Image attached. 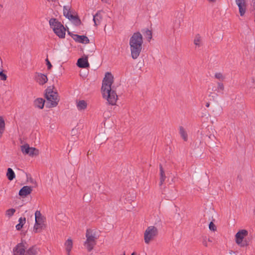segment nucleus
Returning <instances> with one entry per match:
<instances>
[{"label": "nucleus", "instance_id": "obj_14", "mask_svg": "<svg viewBox=\"0 0 255 255\" xmlns=\"http://www.w3.org/2000/svg\"><path fill=\"white\" fill-rule=\"evenodd\" d=\"M45 218L42 216L39 211H36L35 213V223L38 224L44 225Z\"/></svg>", "mask_w": 255, "mask_h": 255}, {"label": "nucleus", "instance_id": "obj_18", "mask_svg": "<svg viewBox=\"0 0 255 255\" xmlns=\"http://www.w3.org/2000/svg\"><path fill=\"white\" fill-rule=\"evenodd\" d=\"M76 106L79 111H82L87 108V103L84 100H80L79 101H77Z\"/></svg>", "mask_w": 255, "mask_h": 255}, {"label": "nucleus", "instance_id": "obj_25", "mask_svg": "<svg viewBox=\"0 0 255 255\" xmlns=\"http://www.w3.org/2000/svg\"><path fill=\"white\" fill-rule=\"evenodd\" d=\"M5 129V122L3 118L0 116V138L1 137Z\"/></svg>", "mask_w": 255, "mask_h": 255}, {"label": "nucleus", "instance_id": "obj_4", "mask_svg": "<svg viewBox=\"0 0 255 255\" xmlns=\"http://www.w3.org/2000/svg\"><path fill=\"white\" fill-rule=\"evenodd\" d=\"M45 98L50 107H55L58 105L59 99L58 94L52 90L51 87L48 88L46 90Z\"/></svg>", "mask_w": 255, "mask_h": 255}, {"label": "nucleus", "instance_id": "obj_32", "mask_svg": "<svg viewBox=\"0 0 255 255\" xmlns=\"http://www.w3.org/2000/svg\"><path fill=\"white\" fill-rule=\"evenodd\" d=\"M15 211V209L13 208L9 209L6 211L5 216L8 218H10L13 215Z\"/></svg>", "mask_w": 255, "mask_h": 255}, {"label": "nucleus", "instance_id": "obj_40", "mask_svg": "<svg viewBox=\"0 0 255 255\" xmlns=\"http://www.w3.org/2000/svg\"><path fill=\"white\" fill-rule=\"evenodd\" d=\"M203 244L205 246H207L206 242H203Z\"/></svg>", "mask_w": 255, "mask_h": 255}, {"label": "nucleus", "instance_id": "obj_5", "mask_svg": "<svg viewBox=\"0 0 255 255\" xmlns=\"http://www.w3.org/2000/svg\"><path fill=\"white\" fill-rule=\"evenodd\" d=\"M158 235V230L154 226L148 227L144 233V241L146 244H149Z\"/></svg>", "mask_w": 255, "mask_h": 255}, {"label": "nucleus", "instance_id": "obj_1", "mask_svg": "<svg viewBox=\"0 0 255 255\" xmlns=\"http://www.w3.org/2000/svg\"><path fill=\"white\" fill-rule=\"evenodd\" d=\"M113 82L114 77L113 75L109 72L106 73L103 80L101 90L103 98L106 99L108 102L112 105H116L118 100L117 93L111 87Z\"/></svg>", "mask_w": 255, "mask_h": 255}, {"label": "nucleus", "instance_id": "obj_19", "mask_svg": "<svg viewBox=\"0 0 255 255\" xmlns=\"http://www.w3.org/2000/svg\"><path fill=\"white\" fill-rule=\"evenodd\" d=\"M34 105L40 109H42L44 107V100L42 98H37L34 102Z\"/></svg>", "mask_w": 255, "mask_h": 255}, {"label": "nucleus", "instance_id": "obj_15", "mask_svg": "<svg viewBox=\"0 0 255 255\" xmlns=\"http://www.w3.org/2000/svg\"><path fill=\"white\" fill-rule=\"evenodd\" d=\"M77 65L80 68H87L89 67L88 61V57L79 58L77 61Z\"/></svg>", "mask_w": 255, "mask_h": 255}, {"label": "nucleus", "instance_id": "obj_27", "mask_svg": "<svg viewBox=\"0 0 255 255\" xmlns=\"http://www.w3.org/2000/svg\"><path fill=\"white\" fill-rule=\"evenodd\" d=\"M37 253V251L36 248L32 247L25 251V255H36Z\"/></svg>", "mask_w": 255, "mask_h": 255}, {"label": "nucleus", "instance_id": "obj_42", "mask_svg": "<svg viewBox=\"0 0 255 255\" xmlns=\"http://www.w3.org/2000/svg\"><path fill=\"white\" fill-rule=\"evenodd\" d=\"M134 255V253H132V254H131V255Z\"/></svg>", "mask_w": 255, "mask_h": 255}, {"label": "nucleus", "instance_id": "obj_29", "mask_svg": "<svg viewBox=\"0 0 255 255\" xmlns=\"http://www.w3.org/2000/svg\"><path fill=\"white\" fill-rule=\"evenodd\" d=\"M179 132L181 135V136L184 139V140L186 141L188 138V136L185 130L183 127H180Z\"/></svg>", "mask_w": 255, "mask_h": 255}, {"label": "nucleus", "instance_id": "obj_13", "mask_svg": "<svg viewBox=\"0 0 255 255\" xmlns=\"http://www.w3.org/2000/svg\"><path fill=\"white\" fill-rule=\"evenodd\" d=\"M32 191V187L24 186L19 191V195L22 197H26L28 195L30 194Z\"/></svg>", "mask_w": 255, "mask_h": 255}, {"label": "nucleus", "instance_id": "obj_20", "mask_svg": "<svg viewBox=\"0 0 255 255\" xmlns=\"http://www.w3.org/2000/svg\"><path fill=\"white\" fill-rule=\"evenodd\" d=\"M159 171H160V182H159V185L161 186L163 183H164L165 179H166V176L164 173V171L163 170V168L161 165V164L159 165Z\"/></svg>", "mask_w": 255, "mask_h": 255}, {"label": "nucleus", "instance_id": "obj_6", "mask_svg": "<svg viewBox=\"0 0 255 255\" xmlns=\"http://www.w3.org/2000/svg\"><path fill=\"white\" fill-rule=\"evenodd\" d=\"M248 235V232L246 230H240L235 235L236 243L241 247H244L248 245V243L244 240Z\"/></svg>", "mask_w": 255, "mask_h": 255}, {"label": "nucleus", "instance_id": "obj_39", "mask_svg": "<svg viewBox=\"0 0 255 255\" xmlns=\"http://www.w3.org/2000/svg\"><path fill=\"white\" fill-rule=\"evenodd\" d=\"M179 17L181 18V19L182 18V17H183L182 13H180Z\"/></svg>", "mask_w": 255, "mask_h": 255}, {"label": "nucleus", "instance_id": "obj_21", "mask_svg": "<svg viewBox=\"0 0 255 255\" xmlns=\"http://www.w3.org/2000/svg\"><path fill=\"white\" fill-rule=\"evenodd\" d=\"M202 37L199 34L195 35L194 39V44L196 47H199L202 45Z\"/></svg>", "mask_w": 255, "mask_h": 255}, {"label": "nucleus", "instance_id": "obj_35", "mask_svg": "<svg viewBox=\"0 0 255 255\" xmlns=\"http://www.w3.org/2000/svg\"><path fill=\"white\" fill-rule=\"evenodd\" d=\"M46 64L48 69H50L52 67V65L48 59H46Z\"/></svg>", "mask_w": 255, "mask_h": 255}, {"label": "nucleus", "instance_id": "obj_8", "mask_svg": "<svg viewBox=\"0 0 255 255\" xmlns=\"http://www.w3.org/2000/svg\"><path fill=\"white\" fill-rule=\"evenodd\" d=\"M63 14L64 15L69 19L73 20L75 24L78 25L80 24V20L77 17L71 13L70 6L69 5L64 6Z\"/></svg>", "mask_w": 255, "mask_h": 255}, {"label": "nucleus", "instance_id": "obj_41", "mask_svg": "<svg viewBox=\"0 0 255 255\" xmlns=\"http://www.w3.org/2000/svg\"><path fill=\"white\" fill-rule=\"evenodd\" d=\"M206 106L207 107H209V104H207Z\"/></svg>", "mask_w": 255, "mask_h": 255}, {"label": "nucleus", "instance_id": "obj_38", "mask_svg": "<svg viewBox=\"0 0 255 255\" xmlns=\"http://www.w3.org/2000/svg\"><path fill=\"white\" fill-rule=\"evenodd\" d=\"M208 1L209 2H214L216 1V0H208Z\"/></svg>", "mask_w": 255, "mask_h": 255}, {"label": "nucleus", "instance_id": "obj_22", "mask_svg": "<svg viewBox=\"0 0 255 255\" xmlns=\"http://www.w3.org/2000/svg\"><path fill=\"white\" fill-rule=\"evenodd\" d=\"M102 16L101 15V12H98L95 15H94L93 21L95 23V25H99L102 20Z\"/></svg>", "mask_w": 255, "mask_h": 255}, {"label": "nucleus", "instance_id": "obj_10", "mask_svg": "<svg viewBox=\"0 0 255 255\" xmlns=\"http://www.w3.org/2000/svg\"><path fill=\"white\" fill-rule=\"evenodd\" d=\"M236 3L238 6L239 12L241 16H243L246 11L247 8V2L246 0H235Z\"/></svg>", "mask_w": 255, "mask_h": 255}, {"label": "nucleus", "instance_id": "obj_30", "mask_svg": "<svg viewBox=\"0 0 255 255\" xmlns=\"http://www.w3.org/2000/svg\"><path fill=\"white\" fill-rule=\"evenodd\" d=\"M44 227V225H41L37 223H35L34 224V227H33V231L35 233H39L40 232L43 228Z\"/></svg>", "mask_w": 255, "mask_h": 255}, {"label": "nucleus", "instance_id": "obj_3", "mask_svg": "<svg viewBox=\"0 0 255 255\" xmlns=\"http://www.w3.org/2000/svg\"><path fill=\"white\" fill-rule=\"evenodd\" d=\"M86 240L84 242V247L88 252H91L96 244V237L95 232L91 229H87L86 234Z\"/></svg>", "mask_w": 255, "mask_h": 255}, {"label": "nucleus", "instance_id": "obj_36", "mask_svg": "<svg viewBox=\"0 0 255 255\" xmlns=\"http://www.w3.org/2000/svg\"><path fill=\"white\" fill-rule=\"evenodd\" d=\"M252 3H253V7H254V9H255V0H252Z\"/></svg>", "mask_w": 255, "mask_h": 255}, {"label": "nucleus", "instance_id": "obj_9", "mask_svg": "<svg viewBox=\"0 0 255 255\" xmlns=\"http://www.w3.org/2000/svg\"><path fill=\"white\" fill-rule=\"evenodd\" d=\"M26 248V243L22 242L18 244L13 250V255H25V249Z\"/></svg>", "mask_w": 255, "mask_h": 255}, {"label": "nucleus", "instance_id": "obj_2", "mask_svg": "<svg viewBox=\"0 0 255 255\" xmlns=\"http://www.w3.org/2000/svg\"><path fill=\"white\" fill-rule=\"evenodd\" d=\"M143 44V37L139 32L134 33L129 39V45L131 52V57L136 59L139 56L141 51Z\"/></svg>", "mask_w": 255, "mask_h": 255}, {"label": "nucleus", "instance_id": "obj_17", "mask_svg": "<svg viewBox=\"0 0 255 255\" xmlns=\"http://www.w3.org/2000/svg\"><path fill=\"white\" fill-rule=\"evenodd\" d=\"M65 250L67 255H70V253L73 248V242L71 239H68L64 244Z\"/></svg>", "mask_w": 255, "mask_h": 255}, {"label": "nucleus", "instance_id": "obj_11", "mask_svg": "<svg viewBox=\"0 0 255 255\" xmlns=\"http://www.w3.org/2000/svg\"><path fill=\"white\" fill-rule=\"evenodd\" d=\"M49 22L53 31L58 30L59 28H62V29H64V26L56 18H51Z\"/></svg>", "mask_w": 255, "mask_h": 255}, {"label": "nucleus", "instance_id": "obj_28", "mask_svg": "<svg viewBox=\"0 0 255 255\" xmlns=\"http://www.w3.org/2000/svg\"><path fill=\"white\" fill-rule=\"evenodd\" d=\"M224 90V86L222 83L218 82L217 83V87L215 88V89H214V88L212 89V90L217 91L218 93H223V91Z\"/></svg>", "mask_w": 255, "mask_h": 255}, {"label": "nucleus", "instance_id": "obj_24", "mask_svg": "<svg viewBox=\"0 0 255 255\" xmlns=\"http://www.w3.org/2000/svg\"><path fill=\"white\" fill-rule=\"evenodd\" d=\"M6 176L8 179L10 181L12 180L15 177V175L14 171L10 168H7Z\"/></svg>", "mask_w": 255, "mask_h": 255}, {"label": "nucleus", "instance_id": "obj_33", "mask_svg": "<svg viewBox=\"0 0 255 255\" xmlns=\"http://www.w3.org/2000/svg\"><path fill=\"white\" fill-rule=\"evenodd\" d=\"M215 77L221 81H224L225 79V76L221 73H216L215 74Z\"/></svg>", "mask_w": 255, "mask_h": 255}, {"label": "nucleus", "instance_id": "obj_12", "mask_svg": "<svg viewBox=\"0 0 255 255\" xmlns=\"http://www.w3.org/2000/svg\"><path fill=\"white\" fill-rule=\"evenodd\" d=\"M72 37L75 41L79 43L86 44L89 42V38L85 35L74 34Z\"/></svg>", "mask_w": 255, "mask_h": 255}, {"label": "nucleus", "instance_id": "obj_7", "mask_svg": "<svg viewBox=\"0 0 255 255\" xmlns=\"http://www.w3.org/2000/svg\"><path fill=\"white\" fill-rule=\"evenodd\" d=\"M21 150L24 154L28 155L30 156L37 155L39 154V150L32 147H30L29 144H25L20 146Z\"/></svg>", "mask_w": 255, "mask_h": 255}, {"label": "nucleus", "instance_id": "obj_26", "mask_svg": "<svg viewBox=\"0 0 255 255\" xmlns=\"http://www.w3.org/2000/svg\"><path fill=\"white\" fill-rule=\"evenodd\" d=\"M25 218L20 217L18 220L19 223L16 226V229L20 230L25 223Z\"/></svg>", "mask_w": 255, "mask_h": 255}, {"label": "nucleus", "instance_id": "obj_16", "mask_svg": "<svg viewBox=\"0 0 255 255\" xmlns=\"http://www.w3.org/2000/svg\"><path fill=\"white\" fill-rule=\"evenodd\" d=\"M36 79L37 82L40 85H43L45 84L48 81L47 76L41 73H38L37 74Z\"/></svg>", "mask_w": 255, "mask_h": 255}, {"label": "nucleus", "instance_id": "obj_23", "mask_svg": "<svg viewBox=\"0 0 255 255\" xmlns=\"http://www.w3.org/2000/svg\"><path fill=\"white\" fill-rule=\"evenodd\" d=\"M65 31L66 29L64 27L63 29H62V28H59L58 30H55L54 32L59 38H64L65 36Z\"/></svg>", "mask_w": 255, "mask_h": 255}, {"label": "nucleus", "instance_id": "obj_31", "mask_svg": "<svg viewBox=\"0 0 255 255\" xmlns=\"http://www.w3.org/2000/svg\"><path fill=\"white\" fill-rule=\"evenodd\" d=\"M145 37L150 40L152 38V32L150 30L148 29L143 30L142 31Z\"/></svg>", "mask_w": 255, "mask_h": 255}, {"label": "nucleus", "instance_id": "obj_37", "mask_svg": "<svg viewBox=\"0 0 255 255\" xmlns=\"http://www.w3.org/2000/svg\"><path fill=\"white\" fill-rule=\"evenodd\" d=\"M111 0H102V1L105 3H108Z\"/></svg>", "mask_w": 255, "mask_h": 255}, {"label": "nucleus", "instance_id": "obj_34", "mask_svg": "<svg viewBox=\"0 0 255 255\" xmlns=\"http://www.w3.org/2000/svg\"><path fill=\"white\" fill-rule=\"evenodd\" d=\"M209 228V229L212 231H215L217 229L216 225L212 222L210 223Z\"/></svg>", "mask_w": 255, "mask_h": 255}]
</instances>
